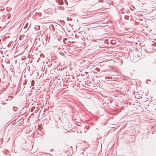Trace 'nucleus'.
Returning <instances> with one entry per match:
<instances>
[{
    "label": "nucleus",
    "instance_id": "obj_4",
    "mask_svg": "<svg viewBox=\"0 0 156 156\" xmlns=\"http://www.w3.org/2000/svg\"><path fill=\"white\" fill-rule=\"evenodd\" d=\"M8 19H9V17H8V18H7Z\"/></svg>",
    "mask_w": 156,
    "mask_h": 156
},
{
    "label": "nucleus",
    "instance_id": "obj_3",
    "mask_svg": "<svg viewBox=\"0 0 156 156\" xmlns=\"http://www.w3.org/2000/svg\"><path fill=\"white\" fill-rule=\"evenodd\" d=\"M34 80H32V82H31V85L32 86H34Z\"/></svg>",
    "mask_w": 156,
    "mask_h": 156
},
{
    "label": "nucleus",
    "instance_id": "obj_2",
    "mask_svg": "<svg viewBox=\"0 0 156 156\" xmlns=\"http://www.w3.org/2000/svg\"><path fill=\"white\" fill-rule=\"evenodd\" d=\"M40 26H36L35 27V29H36V30H37L38 29H40Z\"/></svg>",
    "mask_w": 156,
    "mask_h": 156
},
{
    "label": "nucleus",
    "instance_id": "obj_1",
    "mask_svg": "<svg viewBox=\"0 0 156 156\" xmlns=\"http://www.w3.org/2000/svg\"><path fill=\"white\" fill-rule=\"evenodd\" d=\"M141 55V53L138 52L135 54L134 55L131 56V59H132L133 62H136L140 59Z\"/></svg>",
    "mask_w": 156,
    "mask_h": 156
}]
</instances>
